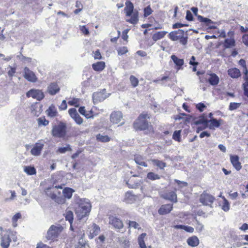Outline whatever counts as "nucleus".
I'll list each match as a JSON object with an SVG mask.
<instances>
[{
	"label": "nucleus",
	"mask_w": 248,
	"mask_h": 248,
	"mask_svg": "<svg viewBox=\"0 0 248 248\" xmlns=\"http://www.w3.org/2000/svg\"><path fill=\"white\" fill-rule=\"evenodd\" d=\"M136 197L131 192H127L124 195V201L127 203H132L136 201Z\"/></svg>",
	"instance_id": "nucleus-27"
},
{
	"label": "nucleus",
	"mask_w": 248,
	"mask_h": 248,
	"mask_svg": "<svg viewBox=\"0 0 248 248\" xmlns=\"http://www.w3.org/2000/svg\"><path fill=\"white\" fill-rule=\"evenodd\" d=\"M129 80L133 88L136 87L139 84V79L134 76L131 75L129 78Z\"/></svg>",
	"instance_id": "nucleus-43"
},
{
	"label": "nucleus",
	"mask_w": 248,
	"mask_h": 248,
	"mask_svg": "<svg viewBox=\"0 0 248 248\" xmlns=\"http://www.w3.org/2000/svg\"><path fill=\"white\" fill-rule=\"evenodd\" d=\"M173 118L175 121L182 120V122L180 123L183 122L184 124L189 123L195 119L192 115L185 113H179L178 114L174 115Z\"/></svg>",
	"instance_id": "nucleus-10"
},
{
	"label": "nucleus",
	"mask_w": 248,
	"mask_h": 248,
	"mask_svg": "<svg viewBox=\"0 0 248 248\" xmlns=\"http://www.w3.org/2000/svg\"><path fill=\"white\" fill-rule=\"evenodd\" d=\"M160 177V176L153 172H148L147 174V178L153 181L159 179Z\"/></svg>",
	"instance_id": "nucleus-44"
},
{
	"label": "nucleus",
	"mask_w": 248,
	"mask_h": 248,
	"mask_svg": "<svg viewBox=\"0 0 248 248\" xmlns=\"http://www.w3.org/2000/svg\"><path fill=\"white\" fill-rule=\"evenodd\" d=\"M220 124L219 120L213 118L212 113L210 112L207 115L203 113L199 116V119L194 123V124Z\"/></svg>",
	"instance_id": "nucleus-5"
},
{
	"label": "nucleus",
	"mask_w": 248,
	"mask_h": 248,
	"mask_svg": "<svg viewBox=\"0 0 248 248\" xmlns=\"http://www.w3.org/2000/svg\"><path fill=\"white\" fill-rule=\"evenodd\" d=\"M136 130H143L148 128V125H133Z\"/></svg>",
	"instance_id": "nucleus-56"
},
{
	"label": "nucleus",
	"mask_w": 248,
	"mask_h": 248,
	"mask_svg": "<svg viewBox=\"0 0 248 248\" xmlns=\"http://www.w3.org/2000/svg\"><path fill=\"white\" fill-rule=\"evenodd\" d=\"M73 192L74 190L72 188L69 187L65 188L62 190L64 197L67 199H70L72 197Z\"/></svg>",
	"instance_id": "nucleus-39"
},
{
	"label": "nucleus",
	"mask_w": 248,
	"mask_h": 248,
	"mask_svg": "<svg viewBox=\"0 0 248 248\" xmlns=\"http://www.w3.org/2000/svg\"><path fill=\"white\" fill-rule=\"evenodd\" d=\"M99 110L95 107H93L90 110L87 111L85 117L87 119L93 118L99 114Z\"/></svg>",
	"instance_id": "nucleus-26"
},
{
	"label": "nucleus",
	"mask_w": 248,
	"mask_h": 248,
	"mask_svg": "<svg viewBox=\"0 0 248 248\" xmlns=\"http://www.w3.org/2000/svg\"><path fill=\"white\" fill-rule=\"evenodd\" d=\"M26 95L28 97H31L39 101L42 100L45 97L43 92L41 90L37 89H31L29 90L27 93Z\"/></svg>",
	"instance_id": "nucleus-12"
},
{
	"label": "nucleus",
	"mask_w": 248,
	"mask_h": 248,
	"mask_svg": "<svg viewBox=\"0 0 248 248\" xmlns=\"http://www.w3.org/2000/svg\"><path fill=\"white\" fill-rule=\"evenodd\" d=\"M198 20L204 23L206 26H209L210 24L214 23L210 19L204 17L203 16L199 15L197 16Z\"/></svg>",
	"instance_id": "nucleus-35"
},
{
	"label": "nucleus",
	"mask_w": 248,
	"mask_h": 248,
	"mask_svg": "<svg viewBox=\"0 0 248 248\" xmlns=\"http://www.w3.org/2000/svg\"><path fill=\"white\" fill-rule=\"evenodd\" d=\"M174 181L178 184V185L181 187H186L187 186V183L184 181H181L180 180H178L177 179H175Z\"/></svg>",
	"instance_id": "nucleus-59"
},
{
	"label": "nucleus",
	"mask_w": 248,
	"mask_h": 248,
	"mask_svg": "<svg viewBox=\"0 0 248 248\" xmlns=\"http://www.w3.org/2000/svg\"><path fill=\"white\" fill-rule=\"evenodd\" d=\"M208 75L209 76L208 78L204 77H200L201 82L205 83L208 82L211 85H217L219 82V77L215 73H210Z\"/></svg>",
	"instance_id": "nucleus-7"
},
{
	"label": "nucleus",
	"mask_w": 248,
	"mask_h": 248,
	"mask_svg": "<svg viewBox=\"0 0 248 248\" xmlns=\"http://www.w3.org/2000/svg\"><path fill=\"white\" fill-rule=\"evenodd\" d=\"M76 6L78 8L74 11V13L75 14H78L79 12H80L82 10L83 6L80 1H77Z\"/></svg>",
	"instance_id": "nucleus-54"
},
{
	"label": "nucleus",
	"mask_w": 248,
	"mask_h": 248,
	"mask_svg": "<svg viewBox=\"0 0 248 248\" xmlns=\"http://www.w3.org/2000/svg\"><path fill=\"white\" fill-rule=\"evenodd\" d=\"M46 112L48 116L51 117H54L57 114V110L53 105H51L46 110Z\"/></svg>",
	"instance_id": "nucleus-34"
},
{
	"label": "nucleus",
	"mask_w": 248,
	"mask_h": 248,
	"mask_svg": "<svg viewBox=\"0 0 248 248\" xmlns=\"http://www.w3.org/2000/svg\"><path fill=\"white\" fill-rule=\"evenodd\" d=\"M90 229V237L91 238H93L94 236L97 235L100 230L99 227L95 224H93Z\"/></svg>",
	"instance_id": "nucleus-29"
},
{
	"label": "nucleus",
	"mask_w": 248,
	"mask_h": 248,
	"mask_svg": "<svg viewBox=\"0 0 248 248\" xmlns=\"http://www.w3.org/2000/svg\"><path fill=\"white\" fill-rule=\"evenodd\" d=\"M223 202L221 209L225 212H227L230 209V204L228 200L224 197H223Z\"/></svg>",
	"instance_id": "nucleus-45"
},
{
	"label": "nucleus",
	"mask_w": 248,
	"mask_h": 248,
	"mask_svg": "<svg viewBox=\"0 0 248 248\" xmlns=\"http://www.w3.org/2000/svg\"><path fill=\"white\" fill-rule=\"evenodd\" d=\"M109 223L113 226L116 229H121L124 227L122 221L120 219L113 216L109 217Z\"/></svg>",
	"instance_id": "nucleus-15"
},
{
	"label": "nucleus",
	"mask_w": 248,
	"mask_h": 248,
	"mask_svg": "<svg viewBox=\"0 0 248 248\" xmlns=\"http://www.w3.org/2000/svg\"><path fill=\"white\" fill-rule=\"evenodd\" d=\"M96 140L102 142H108L110 140V138L107 135L98 134L96 136Z\"/></svg>",
	"instance_id": "nucleus-36"
},
{
	"label": "nucleus",
	"mask_w": 248,
	"mask_h": 248,
	"mask_svg": "<svg viewBox=\"0 0 248 248\" xmlns=\"http://www.w3.org/2000/svg\"><path fill=\"white\" fill-rule=\"evenodd\" d=\"M196 108H197L200 112L203 111L204 108H205V106L203 103H199L196 105Z\"/></svg>",
	"instance_id": "nucleus-63"
},
{
	"label": "nucleus",
	"mask_w": 248,
	"mask_h": 248,
	"mask_svg": "<svg viewBox=\"0 0 248 248\" xmlns=\"http://www.w3.org/2000/svg\"><path fill=\"white\" fill-rule=\"evenodd\" d=\"M68 112L70 116L74 119L78 124H81L82 123V119L79 116L75 108H70Z\"/></svg>",
	"instance_id": "nucleus-18"
},
{
	"label": "nucleus",
	"mask_w": 248,
	"mask_h": 248,
	"mask_svg": "<svg viewBox=\"0 0 248 248\" xmlns=\"http://www.w3.org/2000/svg\"><path fill=\"white\" fill-rule=\"evenodd\" d=\"M119 242L121 246L123 248H129V241L124 237H121L119 238Z\"/></svg>",
	"instance_id": "nucleus-42"
},
{
	"label": "nucleus",
	"mask_w": 248,
	"mask_h": 248,
	"mask_svg": "<svg viewBox=\"0 0 248 248\" xmlns=\"http://www.w3.org/2000/svg\"><path fill=\"white\" fill-rule=\"evenodd\" d=\"M203 228H204L203 225L202 223H201L200 222L197 221V225H196V230L198 232H201L203 230Z\"/></svg>",
	"instance_id": "nucleus-62"
},
{
	"label": "nucleus",
	"mask_w": 248,
	"mask_h": 248,
	"mask_svg": "<svg viewBox=\"0 0 248 248\" xmlns=\"http://www.w3.org/2000/svg\"><path fill=\"white\" fill-rule=\"evenodd\" d=\"M91 204L88 199L80 200V202L76 209V212L81 218L89 215Z\"/></svg>",
	"instance_id": "nucleus-3"
},
{
	"label": "nucleus",
	"mask_w": 248,
	"mask_h": 248,
	"mask_svg": "<svg viewBox=\"0 0 248 248\" xmlns=\"http://www.w3.org/2000/svg\"><path fill=\"white\" fill-rule=\"evenodd\" d=\"M128 51V48L126 46L121 47L117 49L118 54L120 56L125 54Z\"/></svg>",
	"instance_id": "nucleus-51"
},
{
	"label": "nucleus",
	"mask_w": 248,
	"mask_h": 248,
	"mask_svg": "<svg viewBox=\"0 0 248 248\" xmlns=\"http://www.w3.org/2000/svg\"><path fill=\"white\" fill-rule=\"evenodd\" d=\"M171 59L173 61L174 63L178 67L177 69H180L184 65V61L182 59L178 58L176 56L172 55L171 56Z\"/></svg>",
	"instance_id": "nucleus-30"
},
{
	"label": "nucleus",
	"mask_w": 248,
	"mask_h": 248,
	"mask_svg": "<svg viewBox=\"0 0 248 248\" xmlns=\"http://www.w3.org/2000/svg\"><path fill=\"white\" fill-rule=\"evenodd\" d=\"M166 31H160L155 33L152 36L153 40L156 42L158 40L163 38L167 33Z\"/></svg>",
	"instance_id": "nucleus-31"
},
{
	"label": "nucleus",
	"mask_w": 248,
	"mask_h": 248,
	"mask_svg": "<svg viewBox=\"0 0 248 248\" xmlns=\"http://www.w3.org/2000/svg\"><path fill=\"white\" fill-rule=\"evenodd\" d=\"M64 215L66 220L68 221L70 224H72L74 219L73 213L70 210H66Z\"/></svg>",
	"instance_id": "nucleus-37"
},
{
	"label": "nucleus",
	"mask_w": 248,
	"mask_h": 248,
	"mask_svg": "<svg viewBox=\"0 0 248 248\" xmlns=\"http://www.w3.org/2000/svg\"><path fill=\"white\" fill-rule=\"evenodd\" d=\"M62 227L60 225H51L47 232L46 238L49 240L55 239L62 232Z\"/></svg>",
	"instance_id": "nucleus-6"
},
{
	"label": "nucleus",
	"mask_w": 248,
	"mask_h": 248,
	"mask_svg": "<svg viewBox=\"0 0 248 248\" xmlns=\"http://www.w3.org/2000/svg\"><path fill=\"white\" fill-rule=\"evenodd\" d=\"M230 160L233 167L237 170H239L242 168L241 163L239 161V157L236 155H231Z\"/></svg>",
	"instance_id": "nucleus-21"
},
{
	"label": "nucleus",
	"mask_w": 248,
	"mask_h": 248,
	"mask_svg": "<svg viewBox=\"0 0 248 248\" xmlns=\"http://www.w3.org/2000/svg\"><path fill=\"white\" fill-rule=\"evenodd\" d=\"M12 240L15 242L17 241L16 232L8 230L2 234L0 243L1 248H8Z\"/></svg>",
	"instance_id": "nucleus-4"
},
{
	"label": "nucleus",
	"mask_w": 248,
	"mask_h": 248,
	"mask_svg": "<svg viewBox=\"0 0 248 248\" xmlns=\"http://www.w3.org/2000/svg\"><path fill=\"white\" fill-rule=\"evenodd\" d=\"M243 43L248 46V34H245L242 37Z\"/></svg>",
	"instance_id": "nucleus-64"
},
{
	"label": "nucleus",
	"mask_w": 248,
	"mask_h": 248,
	"mask_svg": "<svg viewBox=\"0 0 248 248\" xmlns=\"http://www.w3.org/2000/svg\"><path fill=\"white\" fill-rule=\"evenodd\" d=\"M125 16L127 17H130L129 19H126V21L136 24L139 21V14L137 11H134L133 4L129 0L125 2V7L124 8Z\"/></svg>",
	"instance_id": "nucleus-1"
},
{
	"label": "nucleus",
	"mask_w": 248,
	"mask_h": 248,
	"mask_svg": "<svg viewBox=\"0 0 248 248\" xmlns=\"http://www.w3.org/2000/svg\"><path fill=\"white\" fill-rule=\"evenodd\" d=\"M234 35V33L233 31H229L228 32V35L230 38L225 39L223 43V47L225 48H230L235 46Z\"/></svg>",
	"instance_id": "nucleus-11"
},
{
	"label": "nucleus",
	"mask_w": 248,
	"mask_h": 248,
	"mask_svg": "<svg viewBox=\"0 0 248 248\" xmlns=\"http://www.w3.org/2000/svg\"><path fill=\"white\" fill-rule=\"evenodd\" d=\"M76 248H86V242L82 238L79 239L78 242L75 245Z\"/></svg>",
	"instance_id": "nucleus-47"
},
{
	"label": "nucleus",
	"mask_w": 248,
	"mask_h": 248,
	"mask_svg": "<svg viewBox=\"0 0 248 248\" xmlns=\"http://www.w3.org/2000/svg\"><path fill=\"white\" fill-rule=\"evenodd\" d=\"M146 236V233H142L138 237V243L140 248H147L144 242V238Z\"/></svg>",
	"instance_id": "nucleus-33"
},
{
	"label": "nucleus",
	"mask_w": 248,
	"mask_h": 248,
	"mask_svg": "<svg viewBox=\"0 0 248 248\" xmlns=\"http://www.w3.org/2000/svg\"><path fill=\"white\" fill-rule=\"evenodd\" d=\"M10 69L8 71V74L9 77H13L16 72V68L15 67H9Z\"/></svg>",
	"instance_id": "nucleus-58"
},
{
	"label": "nucleus",
	"mask_w": 248,
	"mask_h": 248,
	"mask_svg": "<svg viewBox=\"0 0 248 248\" xmlns=\"http://www.w3.org/2000/svg\"><path fill=\"white\" fill-rule=\"evenodd\" d=\"M110 121L113 124H124L123 115L120 111H114L110 115Z\"/></svg>",
	"instance_id": "nucleus-8"
},
{
	"label": "nucleus",
	"mask_w": 248,
	"mask_h": 248,
	"mask_svg": "<svg viewBox=\"0 0 248 248\" xmlns=\"http://www.w3.org/2000/svg\"><path fill=\"white\" fill-rule=\"evenodd\" d=\"M72 150L70 145H67L66 147H60L58 148L57 152L61 154H64L67 151H70Z\"/></svg>",
	"instance_id": "nucleus-50"
},
{
	"label": "nucleus",
	"mask_w": 248,
	"mask_h": 248,
	"mask_svg": "<svg viewBox=\"0 0 248 248\" xmlns=\"http://www.w3.org/2000/svg\"><path fill=\"white\" fill-rule=\"evenodd\" d=\"M21 217V215L20 213H17L12 217L13 226L16 227L17 226L16 222L17 220Z\"/></svg>",
	"instance_id": "nucleus-49"
},
{
	"label": "nucleus",
	"mask_w": 248,
	"mask_h": 248,
	"mask_svg": "<svg viewBox=\"0 0 248 248\" xmlns=\"http://www.w3.org/2000/svg\"><path fill=\"white\" fill-rule=\"evenodd\" d=\"M243 78L245 82L243 84V86H248V70L243 69Z\"/></svg>",
	"instance_id": "nucleus-46"
},
{
	"label": "nucleus",
	"mask_w": 248,
	"mask_h": 248,
	"mask_svg": "<svg viewBox=\"0 0 248 248\" xmlns=\"http://www.w3.org/2000/svg\"><path fill=\"white\" fill-rule=\"evenodd\" d=\"M38 124H48V121L46 120L45 117H41L38 119Z\"/></svg>",
	"instance_id": "nucleus-61"
},
{
	"label": "nucleus",
	"mask_w": 248,
	"mask_h": 248,
	"mask_svg": "<svg viewBox=\"0 0 248 248\" xmlns=\"http://www.w3.org/2000/svg\"><path fill=\"white\" fill-rule=\"evenodd\" d=\"M69 105L78 107L80 105V99L77 98H73L68 102Z\"/></svg>",
	"instance_id": "nucleus-41"
},
{
	"label": "nucleus",
	"mask_w": 248,
	"mask_h": 248,
	"mask_svg": "<svg viewBox=\"0 0 248 248\" xmlns=\"http://www.w3.org/2000/svg\"><path fill=\"white\" fill-rule=\"evenodd\" d=\"M45 142L43 140H39L33 146L31 150V154L34 156H39L43 150Z\"/></svg>",
	"instance_id": "nucleus-13"
},
{
	"label": "nucleus",
	"mask_w": 248,
	"mask_h": 248,
	"mask_svg": "<svg viewBox=\"0 0 248 248\" xmlns=\"http://www.w3.org/2000/svg\"><path fill=\"white\" fill-rule=\"evenodd\" d=\"M151 115L148 112H143L138 117L137 119L139 124H148V121L151 118Z\"/></svg>",
	"instance_id": "nucleus-17"
},
{
	"label": "nucleus",
	"mask_w": 248,
	"mask_h": 248,
	"mask_svg": "<svg viewBox=\"0 0 248 248\" xmlns=\"http://www.w3.org/2000/svg\"><path fill=\"white\" fill-rule=\"evenodd\" d=\"M93 57L95 59L100 60L102 59V56H101V53L100 52V50L99 49L96 50L94 52Z\"/></svg>",
	"instance_id": "nucleus-60"
},
{
	"label": "nucleus",
	"mask_w": 248,
	"mask_h": 248,
	"mask_svg": "<svg viewBox=\"0 0 248 248\" xmlns=\"http://www.w3.org/2000/svg\"><path fill=\"white\" fill-rule=\"evenodd\" d=\"M180 133V130L175 131L172 135L173 139L176 141H180L181 139Z\"/></svg>",
	"instance_id": "nucleus-52"
},
{
	"label": "nucleus",
	"mask_w": 248,
	"mask_h": 248,
	"mask_svg": "<svg viewBox=\"0 0 248 248\" xmlns=\"http://www.w3.org/2000/svg\"><path fill=\"white\" fill-rule=\"evenodd\" d=\"M187 243L192 247H195L199 244V240L196 236H192L187 239Z\"/></svg>",
	"instance_id": "nucleus-28"
},
{
	"label": "nucleus",
	"mask_w": 248,
	"mask_h": 248,
	"mask_svg": "<svg viewBox=\"0 0 248 248\" xmlns=\"http://www.w3.org/2000/svg\"><path fill=\"white\" fill-rule=\"evenodd\" d=\"M153 164L161 170H163L166 167V163L158 159H153L151 160Z\"/></svg>",
	"instance_id": "nucleus-32"
},
{
	"label": "nucleus",
	"mask_w": 248,
	"mask_h": 248,
	"mask_svg": "<svg viewBox=\"0 0 248 248\" xmlns=\"http://www.w3.org/2000/svg\"><path fill=\"white\" fill-rule=\"evenodd\" d=\"M24 171L28 175H32L36 173V170L34 167L26 166L24 167Z\"/></svg>",
	"instance_id": "nucleus-40"
},
{
	"label": "nucleus",
	"mask_w": 248,
	"mask_h": 248,
	"mask_svg": "<svg viewBox=\"0 0 248 248\" xmlns=\"http://www.w3.org/2000/svg\"><path fill=\"white\" fill-rule=\"evenodd\" d=\"M24 77L28 81L31 82H35L37 80V78L34 72L31 71L27 67L24 69Z\"/></svg>",
	"instance_id": "nucleus-14"
},
{
	"label": "nucleus",
	"mask_w": 248,
	"mask_h": 248,
	"mask_svg": "<svg viewBox=\"0 0 248 248\" xmlns=\"http://www.w3.org/2000/svg\"><path fill=\"white\" fill-rule=\"evenodd\" d=\"M143 160V157L139 155L135 156L134 158V160L137 164L147 167L148 166L147 164L144 162Z\"/></svg>",
	"instance_id": "nucleus-38"
},
{
	"label": "nucleus",
	"mask_w": 248,
	"mask_h": 248,
	"mask_svg": "<svg viewBox=\"0 0 248 248\" xmlns=\"http://www.w3.org/2000/svg\"><path fill=\"white\" fill-rule=\"evenodd\" d=\"M187 26H188V25L186 24H182V23H176L172 25V28L173 29H179V28H182L184 27H186Z\"/></svg>",
	"instance_id": "nucleus-57"
},
{
	"label": "nucleus",
	"mask_w": 248,
	"mask_h": 248,
	"mask_svg": "<svg viewBox=\"0 0 248 248\" xmlns=\"http://www.w3.org/2000/svg\"><path fill=\"white\" fill-rule=\"evenodd\" d=\"M129 227L137 229L138 230L140 229V225L136 222L133 221H129Z\"/></svg>",
	"instance_id": "nucleus-55"
},
{
	"label": "nucleus",
	"mask_w": 248,
	"mask_h": 248,
	"mask_svg": "<svg viewBox=\"0 0 248 248\" xmlns=\"http://www.w3.org/2000/svg\"><path fill=\"white\" fill-rule=\"evenodd\" d=\"M105 98V95L101 92L94 93L93 94V100L94 104L102 102L104 101Z\"/></svg>",
	"instance_id": "nucleus-20"
},
{
	"label": "nucleus",
	"mask_w": 248,
	"mask_h": 248,
	"mask_svg": "<svg viewBox=\"0 0 248 248\" xmlns=\"http://www.w3.org/2000/svg\"><path fill=\"white\" fill-rule=\"evenodd\" d=\"M215 200L213 196L207 193H202L201 195L200 201L203 205H209L212 203Z\"/></svg>",
	"instance_id": "nucleus-16"
},
{
	"label": "nucleus",
	"mask_w": 248,
	"mask_h": 248,
	"mask_svg": "<svg viewBox=\"0 0 248 248\" xmlns=\"http://www.w3.org/2000/svg\"><path fill=\"white\" fill-rule=\"evenodd\" d=\"M105 62L103 61L98 62L92 64L93 69L95 71L97 72H101L103 71L105 68Z\"/></svg>",
	"instance_id": "nucleus-25"
},
{
	"label": "nucleus",
	"mask_w": 248,
	"mask_h": 248,
	"mask_svg": "<svg viewBox=\"0 0 248 248\" xmlns=\"http://www.w3.org/2000/svg\"><path fill=\"white\" fill-rule=\"evenodd\" d=\"M173 205L172 204H164L161 206L159 209L158 212L160 215L167 214L170 212L172 210Z\"/></svg>",
	"instance_id": "nucleus-19"
},
{
	"label": "nucleus",
	"mask_w": 248,
	"mask_h": 248,
	"mask_svg": "<svg viewBox=\"0 0 248 248\" xmlns=\"http://www.w3.org/2000/svg\"><path fill=\"white\" fill-rule=\"evenodd\" d=\"M241 105V103H231L229 105V110H233L238 108Z\"/></svg>",
	"instance_id": "nucleus-53"
},
{
	"label": "nucleus",
	"mask_w": 248,
	"mask_h": 248,
	"mask_svg": "<svg viewBox=\"0 0 248 248\" xmlns=\"http://www.w3.org/2000/svg\"><path fill=\"white\" fill-rule=\"evenodd\" d=\"M228 75L233 78H238L241 76L240 71L237 68H232L228 70Z\"/></svg>",
	"instance_id": "nucleus-24"
},
{
	"label": "nucleus",
	"mask_w": 248,
	"mask_h": 248,
	"mask_svg": "<svg viewBox=\"0 0 248 248\" xmlns=\"http://www.w3.org/2000/svg\"><path fill=\"white\" fill-rule=\"evenodd\" d=\"M60 91V88L56 83H51L48 87V92L50 95H55Z\"/></svg>",
	"instance_id": "nucleus-22"
},
{
	"label": "nucleus",
	"mask_w": 248,
	"mask_h": 248,
	"mask_svg": "<svg viewBox=\"0 0 248 248\" xmlns=\"http://www.w3.org/2000/svg\"><path fill=\"white\" fill-rule=\"evenodd\" d=\"M169 37L173 41H179L184 46L186 45L187 43V31L181 29L170 32L169 34Z\"/></svg>",
	"instance_id": "nucleus-2"
},
{
	"label": "nucleus",
	"mask_w": 248,
	"mask_h": 248,
	"mask_svg": "<svg viewBox=\"0 0 248 248\" xmlns=\"http://www.w3.org/2000/svg\"><path fill=\"white\" fill-rule=\"evenodd\" d=\"M153 11L151 8L150 6L149 5L146 7H145L143 9V16L145 17H146L151 15L153 13Z\"/></svg>",
	"instance_id": "nucleus-48"
},
{
	"label": "nucleus",
	"mask_w": 248,
	"mask_h": 248,
	"mask_svg": "<svg viewBox=\"0 0 248 248\" xmlns=\"http://www.w3.org/2000/svg\"><path fill=\"white\" fill-rule=\"evenodd\" d=\"M66 125H54L52 129V135L57 138L63 137L66 133Z\"/></svg>",
	"instance_id": "nucleus-9"
},
{
	"label": "nucleus",
	"mask_w": 248,
	"mask_h": 248,
	"mask_svg": "<svg viewBox=\"0 0 248 248\" xmlns=\"http://www.w3.org/2000/svg\"><path fill=\"white\" fill-rule=\"evenodd\" d=\"M163 198L173 202H177V195L176 193L173 191L166 193L164 194Z\"/></svg>",
	"instance_id": "nucleus-23"
}]
</instances>
